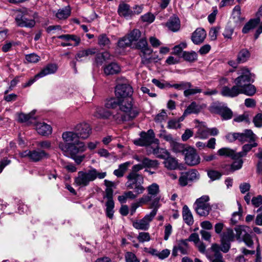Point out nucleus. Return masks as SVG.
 I'll return each instance as SVG.
<instances>
[{
	"label": "nucleus",
	"mask_w": 262,
	"mask_h": 262,
	"mask_svg": "<svg viewBox=\"0 0 262 262\" xmlns=\"http://www.w3.org/2000/svg\"><path fill=\"white\" fill-rule=\"evenodd\" d=\"M158 165L159 163L157 160H151L147 157H143L142 163L134 165L126 177L127 179H128V187L132 188H133V185L136 184L135 189L138 193L144 191L145 188L142 185L144 183V178L138 172L144 168H157Z\"/></svg>",
	"instance_id": "1"
},
{
	"label": "nucleus",
	"mask_w": 262,
	"mask_h": 262,
	"mask_svg": "<svg viewBox=\"0 0 262 262\" xmlns=\"http://www.w3.org/2000/svg\"><path fill=\"white\" fill-rule=\"evenodd\" d=\"M119 107L120 111L124 114L118 113L113 116V118L118 123L129 121L138 115V110L133 106L132 98L120 99Z\"/></svg>",
	"instance_id": "2"
},
{
	"label": "nucleus",
	"mask_w": 262,
	"mask_h": 262,
	"mask_svg": "<svg viewBox=\"0 0 262 262\" xmlns=\"http://www.w3.org/2000/svg\"><path fill=\"white\" fill-rule=\"evenodd\" d=\"M106 176V172H99L96 169L91 167L86 171H78L77 176L74 178V184L80 187H86L97 178L102 179Z\"/></svg>",
	"instance_id": "3"
},
{
	"label": "nucleus",
	"mask_w": 262,
	"mask_h": 262,
	"mask_svg": "<svg viewBox=\"0 0 262 262\" xmlns=\"http://www.w3.org/2000/svg\"><path fill=\"white\" fill-rule=\"evenodd\" d=\"M74 145L61 144L60 149L64 156L70 157L77 164H80L85 158V155L78 156L79 153L83 152L86 149L84 143H78Z\"/></svg>",
	"instance_id": "4"
},
{
	"label": "nucleus",
	"mask_w": 262,
	"mask_h": 262,
	"mask_svg": "<svg viewBox=\"0 0 262 262\" xmlns=\"http://www.w3.org/2000/svg\"><path fill=\"white\" fill-rule=\"evenodd\" d=\"M159 207V199L155 198L150 204V208H153V210L143 219L134 221L133 222V227L138 230H147L149 228V223L156 216Z\"/></svg>",
	"instance_id": "5"
},
{
	"label": "nucleus",
	"mask_w": 262,
	"mask_h": 262,
	"mask_svg": "<svg viewBox=\"0 0 262 262\" xmlns=\"http://www.w3.org/2000/svg\"><path fill=\"white\" fill-rule=\"evenodd\" d=\"M237 73L239 76L235 79L234 83L240 88L244 84L253 83L254 81V74L251 73L246 67H241Z\"/></svg>",
	"instance_id": "6"
},
{
	"label": "nucleus",
	"mask_w": 262,
	"mask_h": 262,
	"mask_svg": "<svg viewBox=\"0 0 262 262\" xmlns=\"http://www.w3.org/2000/svg\"><path fill=\"white\" fill-rule=\"evenodd\" d=\"M147 194L143 195L140 198V203H147L155 199V198L159 199L160 198L158 196V194L160 192L159 186L155 183L151 184L147 187ZM152 202H151V203Z\"/></svg>",
	"instance_id": "7"
},
{
	"label": "nucleus",
	"mask_w": 262,
	"mask_h": 262,
	"mask_svg": "<svg viewBox=\"0 0 262 262\" xmlns=\"http://www.w3.org/2000/svg\"><path fill=\"white\" fill-rule=\"evenodd\" d=\"M200 178L199 172L195 169H191L181 173L179 179V184L182 186H186L189 182L198 180Z\"/></svg>",
	"instance_id": "8"
},
{
	"label": "nucleus",
	"mask_w": 262,
	"mask_h": 262,
	"mask_svg": "<svg viewBox=\"0 0 262 262\" xmlns=\"http://www.w3.org/2000/svg\"><path fill=\"white\" fill-rule=\"evenodd\" d=\"M133 93L132 87L127 83L118 84L115 88V95L120 99L132 98Z\"/></svg>",
	"instance_id": "9"
},
{
	"label": "nucleus",
	"mask_w": 262,
	"mask_h": 262,
	"mask_svg": "<svg viewBox=\"0 0 262 262\" xmlns=\"http://www.w3.org/2000/svg\"><path fill=\"white\" fill-rule=\"evenodd\" d=\"M184 155L185 162L189 166H195L200 163V157L196 150L193 147H187Z\"/></svg>",
	"instance_id": "10"
},
{
	"label": "nucleus",
	"mask_w": 262,
	"mask_h": 262,
	"mask_svg": "<svg viewBox=\"0 0 262 262\" xmlns=\"http://www.w3.org/2000/svg\"><path fill=\"white\" fill-rule=\"evenodd\" d=\"M62 138L64 142H60L58 143V147L59 148L61 144L68 145H74L75 146L76 145H77L76 144H78V143H83V142L79 141L78 135L76 134L75 130L63 132L62 134Z\"/></svg>",
	"instance_id": "11"
},
{
	"label": "nucleus",
	"mask_w": 262,
	"mask_h": 262,
	"mask_svg": "<svg viewBox=\"0 0 262 262\" xmlns=\"http://www.w3.org/2000/svg\"><path fill=\"white\" fill-rule=\"evenodd\" d=\"M178 251L183 255H186L189 253V248L188 240L181 239L178 241L176 244L173 247L172 256L173 257L177 256Z\"/></svg>",
	"instance_id": "12"
},
{
	"label": "nucleus",
	"mask_w": 262,
	"mask_h": 262,
	"mask_svg": "<svg viewBox=\"0 0 262 262\" xmlns=\"http://www.w3.org/2000/svg\"><path fill=\"white\" fill-rule=\"evenodd\" d=\"M74 130L78 135L79 138L82 139H87L92 133V128L90 125L85 122H83L77 124Z\"/></svg>",
	"instance_id": "13"
},
{
	"label": "nucleus",
	"mask_w": 262,
	"mask_h": 262,
	"mask_svg": "<svg viewBox=\"0 0 262 262\" xmlns=\"http://www.w3.org/2000/svg\"><path fill=\"white\" fill-rule=\"evenodd\" d=\"M155 138V134L152 129H149L146 133L141 132L140 138L135 143L140 146H147L152 143Z\"/></svg>",
	"instance_id": "14"
},
{
	"label": "nucleus",
	"mask_w": 262,
	"mask_h": 262,
	"mask_svg": "<svg viewBox=\"0 0 262 262\" xmlns=\"http://www.w3.org/2000/svg\"><path fill=\"white\" fill-rule=\"evenodd\" d=\"M136 48L140 51V56L141 58L145 55H150L153 52V50L148 46L145 37H142L137 42Z\"/></svg>",
	"instance_id": "15"
},
{
	"label": "nucleus",
	"mask_w": 262,
	"mask_h": 262,
	"mask_svg": "<svg viewBox=\"0 0 262 262\" xmlns=\"http://www.w3.org/2000/svg\"><path fill=\"white\" fill-rule=\"evenodd\" d=\"M210 250L213 252L212 254L207 255L210 262H225L222 254L220 252V246L217 244H213Z\"/></svg>",
	"instance_id": "16"
},
{
	"label": "nucleus",
	"mask_w": 262,
	"mask_h": 262,
	"mask_svg": "<svg viewBox=\"0 0 262 262\" xmlns=\"http://www.w3.org/2000/svg\"><path fill=\"white\" fill-rule=\"evenodd\" d=\"M15 21L18 26L20 27L32 28L35 24L33 19H28L25 14L19 12L15 18Z\"/></svg>",
	"instance_id": "17"
},
{
	"label": "nucleus",
	"mask_w": 262,
	"mask_h": 262,
	"mask_svg": "<svg viewBox=\"0 0 262 262\" xmlns=\"http://www.w3.org/2000/svg\"><path fill=\"white\" fill-rule=\"evenodd\" d=\"M29 159L33 162H38L49 157V155L44 150L37 149L30 150Z\"/></svg>",
	"instance_id": "18"
},
{
	"label": "nucleus",
	"mask_w": 262,
	"mask_h": 262,
	"mask_svg": "<svg viewBox=\"0 0 262 262\" xmlns=\"http://www.w3.org/2000/svg\"><path fill=\"white\" fill-rule=\"evenodd\" d=\"M118 13L119 16L127 19L133 17V10L130 9L129 5L124 3H121L119 5Z\"/></svg>",
	"instance_id": "19"
},
{
	"label": "nucleus",
	"mask_w": 262,
	"mask_h": 262,
	"mask_svg": "<svg viewBox=\"0 0 262 262\" xmlns=\"http://www.w3.org/2000/svg\"><path fill=\"white\" fill-rule=\"evenodd\" d=\"M206 33L204 29L198 28L192 34L191 40L195 45H200L205 40Z\"/></svg>",
	"instance_id": "20"
},
{
	"label": "nucleus",
	"mask_w": 262,
	"mask_h": 262,
	"mask_svg": "<svg viewBox=\"0 0 262 262\" xmlns=\"http://www.w3.org/2000/svg\"><path fill=\"white\" fill-rule=\"evenodd\" d=\"M221 93L223 96L235 97L240 94L239 88L236 84L231 88L224 86L223 87Z\"/></svg>",
	"instance_id": "21"
},
{
	"label": "nucleus",
	"mask_w": 262,
	"mask_h": 262,
	"mask_svg": "<svg viewBox=\"0 0 262 262\" xmlns=\"http://www.w3.org/2000/svg\"><path fill=\"white\" fill-rule=\"evenodd\" d=\"M96 52L95 48H88L79 51L75 55V58L77 61H82L89 55H94Z\"/></svg>",
	"instance_id": "22"
},
{
	"label": "nucleus",
	"mask_w": 262,
	"mask_h": 262,
	"mask_svg": "<svg viewBox=\"0 0 262 262\" xmlns=\"http://www.w3.org/2000/svg\"><path fill=\"white\" fill-rule=\"evenodd\" d=\"M256 135L251 129H245L242 133H238L237 140L242 142L255 141Z\"/></svg>",
	"instance_id": "23"
},
{
	"label": "nucleus",
	"mask_w": 262,
	"mask_h": 262,
	"mask_svg": "<svg viewBox=\"0 0 262 262\" xmlns=\"http://www.w3.org/2000/svg\"><path fill=\"white\" fill-rule=\"evenodd\" d=\"M57 69L58 66L56 64H48L39 73L35 75V78H41L48 75L54 74Z\"/></svg>",
	"instance_id": "24"
},
{
	"label": "nucleus",
	"mask_w": 262,
	"mask_h": 262,
	"mask_svg": "<svg viewBox=\"0 0 262 262\" xmlns=\"http://www.w3.org/2000/svg\"><path fill=\"white\" fill-rule=\"evenodd\" d=\"M103 71L105 75L117 74L121 71L120 67L116 62H111L103 67Z\"/></svg>",
	"instance_id": "25"
},
{
	"label": "nucleus",
	"mask_w": 262,
	"mask_h": 262,
	"mask_svg": "<svg viewBox=\"0 0 262 262\" xmlns=\"http://www.w3.org/2000/svg\"><path fill=\"white\" fill-rule=\"evenodd\" d=\"M35 128L37 133L42 136H48L52 133L51 126L45 122L37 123Z\"/></svg>",
	"instance_id": "26"
},
{
	"label": "nucleus",
	"mask_w": 262,
	"mask_h": 262,
	"mask_svg": "<svg viewBox=\"0 0 262 262\" xmlns=\"http://www.w3.org/2000/svg\"><path fill=\"white\" fill-rule=\"evenodd\" d=\"M164 164L165 167L170 170L176 169L178 167V162L176 158L170 156L169 153L168 154L167 157L164 159Z\"/></svg>",
	"instance_id": "27"
},
{
	"label": "nucleus",
	"mask_w": 262,
	"mask_h": 262,
	"mask_svg": "<svg viewBox=\"0 0 262 262\" xmlns=\"http://www.w3.org/2000/svg\"><path fill=\"white\" fill-rule=\"evenodd\" d=\"M250 56V51L246 48H243L238 52L236 60L238 63H245L249 60Z\"/></svg>",
	"instance_id": "28"
},
{
	"label": "nucleus",
	"mask_w": 262,
	"mask_h": 262,
	"mask_svg": "<svg viewBox=\"0 0 262 262\" xmlns=\"http://www.w3.org/2000/svg\"><path fill=\"white\" fill-rule=\"evenodd\" d=\"M182 215L183 220L188 225H191L193 223V218L192 213L187 205L183 207Z\"/></svg>",
	"instance_id": "29"
},
{
	"label": "nucleus",
	"mask_w": 262,
	"mask_h": 262,
	"mask_svg": "<svg viewBox=\"0 0 262 262\" xmlns=\"http://www.w3.org/2000/svg\"><path fill=\"white\" fill-rule=\"evenodd\" d=\"M168 28L173 31H178L180 28V21L179 18L177 17H171L166 23Z\"/></svg>",
	"instance_id": "30"
},
{
	"label": "nucleus",
	"mask_w": 262,
	"mask_h": 262,
	"mask_svg": "<svg viewBox=\"0 0 262 262\" xmlns=\"http://www.w3.org/2000/svg\"><path fill=\"white\" fill-rule=\"evenodd\" d=\"M240 94H244L247 96H252L256 92V89L254 85L249 83L244 84L242 88H239Z\"/></svg>",
	"instance_id": "31"
},
{
	"label": "nucleus",
	"mask_w": 262,
	"mask_h": 262,
	"mask_svg": "<svg viewBox=\"0 0 262 262\" xmlns=\"http://www.w3.org/2000/svg\"><path fill=\"white\" fill-rule=\"evenodd\" d=\"M211 210V207L210 204L205 205H198L195 206V210L197 214L201 216H207Z\"/></svg>",
	"instance_id": "32"
},
{
	"label": "nucleus",
	"mask_w": 262,
	"mask_h": 262,
	"mask_svg": "<svg viewBox=\"0 0 262 262\" xmlns=\"http://www.w3.org/2000/svg\"><path fill=\"white\" fill-rule=\"evenodd\" d=\"M132 164L130 162H126L122 164H121L119 165V167L117 169H116L114 171L113 173L115 176L117 177L118 178L122 177L126 170L128 169V167Z\"/></svg>",
	"instance_id": "33"
},
{
	"label": "nucleus",
	"mask_w": 262,
	"mask_h": 262,
	"mask_svg": "<svg viewBox=\"0 0 262 262\" xmlns=\"http://www.w3.org/2000/svg\"><path fill=\"white\" fill-rule=\"evenodd\" d=\"M218 154L221 156H225L227 157L231 158L233 159L238 158L237 154L235 153L234 150L227 147H224L220 149L218 151Z\"/></svg>",
	"instance_id": "34"
},
{
	"label": "nucleus",
	"mask_w": 262,
	"mask_h": 262,
	"mask_svg": "<svg viewBox=\"0 0 262 262\" xmlns=\"http://www.w3.org/2000/svg\"><path fill=\"white\" fill-rule=\"evenodd\" d=\"M249 228L245 226H237L235 227L234 230L236 232L235 236L237 240L242 241L244 237L248 234L246 230Z\"/></svg>",
	"instance_id": "35"
},
{
	"label": "nucleus",
	"mask_w": 262,
	"mask_h": 262,
	"mask_svg": "<svg viewBox=\"0 0 262 262\" xmlns=\"http://www.w3.org/2000/svg\"><path fill=\"white\" fill-rule=\"evenodd\" d=\"M209 136V128L204 126H199L195 137L201 139H206Z\"/></svg>",
	"instance_id": "36"
},
{
	"label": "nucleus",
	"mask_w": 262,
	"mask_h": 262,
	"mask_svg": "<svg viewBox=\"0 0 262 262\" xmlns=\"http://www.w3.org/2000/svg\"><path fill=\"white\" fill-rule=\"evenodd\" d=\"M257 146V144L255 142V141L249 142V143L245 144L242 147V151L237 153L238 158L245 156L247 152L250 151L253 147Z\"/></svg>",
	"instance_id": "37"
},
{
	"label": "nucleus",
	"mask_w": 262,
	"mask_h": 262,
	"mask_svg": "<svg viewBox=\"0 0 262 262\" xmlns=\"http://www.w3.org/2000/svg\"><path fill=\"white\" fill-rule=\"evenodd\" d=\"M152 151L150 150V152L155 155L156 157L160 159H165L169 154L168 151L165 149L160 148L159 146H157L155 148H151Z\"/></svg>",
	"instance_id": "38"
},
{
	"label": "nucleus",
	"mask_w": 262,
	"mask_h": 262,
	"mask_svg": "<svg viewBox=\"0 0 262 262\" xmlns=\"http://www.w3.org/2000/svg\"><path fill=\"white\" fill-rule=\"evenodd\" d=\"M58 38L64 40L66 41H69L70 40L74 41L75 42L74 46H77L79 45L81 39L77 35L73 34H64L58 36Z\"/></svg>",
	"instance_id": "39"
},
{
	"label": "nucleus",
	"mask_w": 262,
	"mask_h": 262,
	"mask_svg": "<svg viewBox=\"0 0 262 262\" xmlns=\"http://www.w3.org/2000/svg\"><path fill=\"white\" fill-rule=\"evenodd\" d=\"M260 22L259 18L251 19L243 27L242 32L243 33H247L249 31L254 28Z\"/></svg>",
	"instance_id": "40"
},
{
	"label": "nucleus",
	"mask_w": 262,
	"mask_h": 262,
	"mask_svg": "<svg viewBox=\"0 0 262 262\" xmlns=\"http://www.w3.org/2000/svg\"><path fill=\"white\" fill-rule=\"evenodd\" d=\"M218 111L219 114L224 120H229L232 117V112L227 107H220L218 108Z\"/></svg>",
	"instance_id": "41"
},
{
	"label": "nucleus",
	"mask_w": 262,
	"mask_h": 262,
	"mask_svg": "<svg viewBox=\"0 0 262 262\" xmlns=\"http://www.w3.org/2000/svg\"><path fill=\"white\" fill-rule=\"evenodd\" d=\"M182 57L184 59L189 62H193L198 59L197 53L193 51L190 52L183 51L182 53Z\"/></svg>",
	"instance_id": "42"
},
{
	"label": "nucleus",
	"mask_w": 262,
	"mask_h": 262,
	"mask_svg": "<svg viewBox=\"0 0 262 262\" xmlns=\"http://www.w3.org/2000/svg\"><path fill=\"white\" fill-rule=\"evenodd\" d=\"M220 237L221 239H223V241L231 242L234 241L235 236L233 230L231 228H228L226 229V231L221 234Z\"/></svg>",
	"instance_id": "43"
},
{
	"label": "nucleus",
	"mask_w": 262,
	"mask_h": 262,
	"mask_svg": "<svg viewBox=\"0 0 262 262\" xmlns=\"http://www.w3.org/2000/svg\"><path fill=\"white\" fill-rule=\"evenodd\" d=\"M98 44L102 48H109L111 41L105 34H101L98 36Z\"/></svg>",
	"instance_id": "44"
},
{
	"label": "nucleus",
	"mask_w": 262,
	"mask_h": 262,
	"mask_svg": "<svg viewBox=\"0 0 262 262\" xmlns=\"http://www.w3.org/2000/svg\"><path fill=\"white\" fill-rule=\"evenodd\" d=\"M128 179H127V181L126 182V186L127 187V188L128 189H134V191H135V193L134 192H133L132 191H126V192H124V194H125V196L126 198V199H131V200H134V199H135L136 198H137L138 195L140 194H142L144 192V191H143L141 193H138L136 190V184H134L133 185V188H130L129 187H128Z\"/></svg>",
	"instance_id": "45"
},
{
	"label": "nucleus",
	"mask_w": 262,
	"mask_h": 262,
	"mask_svg": "<svg viewBox=\"0 0 262 262\" xmlns=\"http://www.w3.org/2000/svg\"><path fill=\"white\" fill-rule=\"evenodd\" d=\"M71 9L70 7H66L60 9L56 14V17L59 19H64L67 18L70 15Z\"/></svg>",
	"instance_id": "46"
},
{
	"label": "nucleus",
	"mask_w": 262,
	"mask_h": 262,
	"mask_svg": "<svg viewBox=\"0 0 262 262\" xmlns=\"http://www.w3.org/2000/svg\"><path fill=\"white\" fill-rule=\"evenodd\" d=\"M35 111H32L30 113L26 114L24 113H20L18 115V121L20 122H27L31 119H35L34 116Z\"/></svg>",
	"instance_id": "47"
},
{
	"label": "nucleus",
	"mask_w": 262,
	"mask_h": 262,
	"mask_svg": "<svg viewBox=\"0 0 262 262\" xmlns=\"http://www.w3.org/2000/svg\"><path fill=\"white\" fill-rule=\"evenodd\" d=\"M201 109V106L194 101L191 103L185 110V114H198Z\"/></svg>",
	"instance_id": "48"
},
{
	"label": "nucleus",
	"mask_w": 262,
	"mask_h": 262,
	"mask_svg": "<svg viewBox=\"0 0 262 262\" xmlns=\"http://www.w3.org/2000/svg\"><path fill=\"white\" fill-rule=\"evenodd\" d=\"M160 60L159 56L157 55H145L141 58V63L144 65H148L152 62H157Z\"/></svg>",
	"instance_id": "49"
},
{
	"label": "nucleus",
	"mask_w": 262,
	"mask_h": 262,
	"mask_svg": "<svg viewBox=\"0 0 262 262\" xmlns=\"http://www.w3.org/2000/svg\"><path fill=\"white\" fill-rule=\"evenodd\" d=\"M105 213L106 216L110 219H112L114 215V208L115 207V204L114 201H106L105 203Z\"/></svg>",
	"instance_id": "50"
},
{
	"label": "nucleus",
	"mask_w": 262,
	"mask_h": 262,
	"mask_svg": "<svg viewBox=\"0 0 262 262\" xmlns=\"http://www.w3.org/2000/svg\"><path fill=\"white\" fill-rule=\"evenodd\" d=\"M251 203L255 207L259 208L255 211L258 213L262 211V195H258L256 196L253 197L251 199Z\"/></svg>",
	"instance_id": "51"
},
{
	"label": "nucleus",
	"mask_w": 262,
	"mask_h": 262,
	"mask_svg": "<svg viewBox=\"0 0 262 262\" xmlns=\"http://www.w3.org/2000/svg\"><path fill=\"white\" fill-rule=\"evenodd\" d=\"M120 102V99L115 98H112L106 101L105 104V106L107 108H115L118 106H119Z\"/></svg>",
	"instance_id": "52"
},
{
	"label": "nucleus",
	"mask_w": 262,
	"mask_h": 262,
	"mask_svg": "<svg viewBox=\"0 0 262 262\" xmlns=\"http://www.w3.org/2000/svg\"><path fill=\"white\" fill-rule=\"evenodd\" d=\"M171 146L173 151L177 153L182 152L184 155L187 149V147H185L183 144L173 141L171 143Z\"/></svg>",
	"instance_id": "53"
},
{
	"label": "nucleus",
	"mask_w": 262,
	"mask_h": 262,
	"mask_svg": "<svg viewBox=\"0 0 262 262\" xmlns=\"http://www.w3.org/2000/svg\"><path fill=\"white\" fill-rule=\"evenodd\" d=\"M141 33L138 29H134L128 34L127 37L131 43L133 41H137L141 37Z\"/></svg>",
	"instance_id": "54"
},
{
	"label": "nucleus",
	"mask_w": 262,
	"mask_h": 262,
	"mask_svg": "<svg viewBox=\"0 0 262 262\" xmlns=\"http://www.w3.org/2000/svg\"><path fill=\"white\" fill-rule=\"evenodd\" d=\"M151 81L156 86L161 89L169 88L171 86V84L168 82L165 81L164 80H159L156 78L152 79Z\"/></svg>",
	"instance_id": "55"
},
{
	"label": "nucleus",
	"mask_w": 262,
	"mask_h": 262,
	"mask_svg": "<svg viewBox=\"0 0 262 262\" xmlns=\"http://www.w3.org/2000/svg\"><path fill=\"white\" fill-rule=\"evenodd\" d=\"M192 85L189 82L181 81L179 83L171 84L170 88H174L179 90H186L187 88H190Z\"/></svg>",
	"instance_id": "56"
},
{
	"label": "nucleus",
	"mask_w": 262,
	"mask_h": 262,
	"mask_svg": "<svg viewBox=\"0 0 262 262\" xmlns=\"http://www.w3.org/2000/svg\"><path fill=\"white\" fill-rule=\"evenodd\" d=\"M111 113L110 111L104 110L103 109H99L97 111L94 116L96 117L100 118H108L111 116Z\"/></svg>",
	"instance_id": "57"
},
{
	"label": "nucleus",
	"mask_w": 262,
	"mask_h": 262,
	"mask_svg": "<svg viewBox=\"0 0 262 262\" xmlns=\"http://www.w3.org/2000/svg\"><path fill=\"white\" fill-rule=\"evenodd\" d=\"M207 175L212 181H214L220 179L222 174L218 171L210 170L208 171Z\"/></svg>",
	"instance_id": "58"
},
{
	"label": "nucleus",
	"mask_w": 262,
	"mask_h": 262,
	"mask_svg": "<svg viewBox=\"0 0 262 262\" xmlns=\"http://www.w3.org/2000/svg\"><path fill=\"white\" fill-rule=\"evenodd\" d=\"M137 239L140 243L149 242L150 240V236L148 232H141L139 233Z\"/></svg>",
	"instance_id": "59"
},
{
	"label": "nucleus",
	"mask_w": 262,
	"mask_h": 262,
	"mask_svg": "<svg viewBox=\"0 0 262 262\" xmlns=\"http://www.w3.org/2000/svg\"><path fill=\"white\" fill-rule=\"evenodd\" d=\"M131 44L132 43L127 36L122 38L118 42V46L121 48H125L129 47Z\"/></svg>",
	"instance_id": "60"
},
{
	"label": "nucleus",
	"mask_w": 262,
	"mask_h": 262,
	"mask_svg": "<svg viewBox=\"0 0 262 262\" xmlns=\"http://www.w3.org/2000/svg\"><path fill=\"white\" fill-rule=\"evenodd\" d=\"M240 158H236L237 160L235 161L230 166V170L233 172L236 170L241 168L243 165V161Z\"/></svg>",
	"instance_id": "61"
},
{
	"label": "nucleus",
	"mask_w": 262,
	"mask_h": 262,
	"mask_svg": "<svg viewBox=\"0 0 262 262\" xmlns=\"http://www.w3.org/2000/svg\"><path fill=\"white\" fill-rule=\"evenodd\" d=\"M209 201V197L208 195H203L200 198L196 199L194 205H205L206 204H209L208 203Z\"/></svg>",
	"instance_id": "62"
},
{
	"label": "nucleus",
	"mask_w": 262,
	"mask_h": 262,
	"mask_svg": "<svg viewBox=\"0 0 262 262\" xmlns=\"http://www.w3.org/2000/svg\"><path fill=\"white\" fill-rule=\"evenodd\" d=\"M231 247V242L229 241H223L221 239V246H220V251L224 253H227L229 251Z\"/></svg>",
	"instance_id": "63"
},
{
	"label": "nucleus",
	"mask_w": 262,
	"mask_h": 262,
	"mask_svg": "<svg viewBox=\"0 0 262 262\" xmlns=\"http://www.w3.org/2000/svg\"><path fill=\"white\" fill-rule=\"evenodd\" d=\"M255 126L261 127L262 126V113L257 114L253 119Z\"/></svg>",
	"instance_id": "64"
}]
</instances>
